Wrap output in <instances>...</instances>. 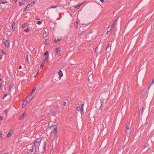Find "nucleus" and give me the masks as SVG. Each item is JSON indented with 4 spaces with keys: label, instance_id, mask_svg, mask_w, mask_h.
<instances>
[{
    "label": "nucleus",
    "instance_id": "f257e3e1",
    "mask_svg": "<svg viewBox=\"0 0 154 154\" xmlns=\"http://www.w3.org/2000/svg\"><path fill=\"white\" fill-rule=\"evenodd\" d=\"M82 25V24L81 25H80V24H79V26H79V30L80 31H82V28H83L84 29V31H81V32L80 33H79V36H81L82 34L84 33L85 32V31L87 29V28H86V26H84L83 27L82 26H81Z\"/></svg>",
    "mask_w": 154,
    "mask_h": 154
},
{
    "label": "nucleus",
    "instance_id": "f03ea898",
    "mask_svg": "<svg viewBox=\"0 0 154 154\" xmlns=\"http://www.w3.org/2000/svg\"><path fill=\"white\" fill-rule=\"evenodd\" d=\"M3 41L4 43L5 46L8 48L9 46V44L10 43V40L8 39L7 40H6L5 38L3 39Z\"/></svg>",
    "mask_w": 154,
    "mask_h": 154
},
{
    "label": "nucleus",
    "instance_id": "7ed1b4c3",
    "mask_svg": "<svg viewBox=\"0 0 154 154\" xmlns=\"http://www.w3.org/2000/svg\"><path fill=\"white\" fill-rule=\"evenodd\" d=\"M126 134L127 136L129 137L130 135V134L131 132V129L129 127V126L127 125L126 126Z\"/></svg>",
    "mask_w": 154,
    "mask_h": 154
},
{
    "label": "nucleus",
    "instance_id": "20e7f679",
    "mask_svg": "<svg viewBox=\"0 0 154 154\" xmlns=\"http://www.w3.org/2000/svg\"><path fill=\"white\" fill-rule=\"evenodd\" d=\"M103 101H104V99L103 98H102L100 100L101 106H100V107L99 108V109L100 110H102L103 108V104H104Z\"/></svg>",
    "mask_w": 154,
    "mask_h": 154
},
{
    "label": "nucleus",
    "instance_id": "39448f33",
    "mask_svg": "<svg viewBox=\"0 0 154 154\" xmlns=\"http://www.w3.org/2000/svg\"><path fill=\"white\" fill-rule=\"evenodd\" d=\"M111 44L109 43H108L106 48V51L109 52L111 50Z\"/></svg>",
    "mask_w": 154,
    "mask_h": 154
},
{
    "label": "nucleus",
    "instance_id": "423d86ee",
    "mask_svg": "<svg viewBox=\"0 0 154 154\" xmlns=\"http://www.w3.org/2000/svg\"><path fill=\"white\" fill-rule=\"evenodd\" d=\"M13 131H13V129H11L10 131H9L8 133V134L6 136V137H10L12 134L13 132Z\"/></svg>",
    "mask_w": 154,
    "mask_h": 154
},
{
    "label": "nucleus",
    "instance_id": "0eeeda50",
    "mask_svg": "<svg viewBox=\"0 0 154 154\" xmlns=\"http://www.w3.org/2000/svg\"><path fill=\"white\" fill-rule=\"evenodd\" d=\"M58 74L59 75V79L60 80L61 79V77L63 76V73L62 71L60 70L58 72Z\"/></svg>",
    "mask_w": 154,
    "mask_h": 154
},
{
    "label": "nucleus",
    "instance_id": "6e6552de",
    "mask_svg": "<svg viewBox=\"0 0 154 154\" xmlns=\"http://www.w3.org/2000/svg\"><path fill=\"white\" fill-rule=\"evenodd\" d=\"M107 31V32L106 33V34H107L108 32H113V29H112L111 27H110V26H109L107 29H106Z\"/></svg>",
    "mask_w": 154,
    "mask_h": 154
},
{
    "label": "nucleus",
    "instance_id": "1a4fd4ad",
    "mask_svg": "<svg viewBox=\"0 0 154 154\" xmlns=\"http://www.w3.org/2000/svg\"><path fill=\"white\" fill-rule=\"evenodd\" d=\"M62 37H60L59 38V37H57V39H55L54 40V42L55 43H57V42H59L60 40L62 39Z\"/></svg>",
    "mask_w": 154,
    "mask_h": 154
},
{
    "label": "nucleus",
    "instance_id": "9d476101",
    "mask_svg": "<svg viewBox=\"0 0 154 154\" xmlns=\"http://www.w3.org/2000/svg\"><path fill=\"white\" fill-rule=\"evenodd\" d=\"M61 50V48H60L59 47L57 48H56L55 50L56 51V54H58L60 53V51Z\"/></svg>",
    "mask_w": 154,
    "mask_h": 154
},
{
    "label": "nucleus",
    "instance_id": "9b49d317",
    "mask_svg": "<svg viewBox=\"0 0 154 154\" xmlns=\"http://www.w3.org/2000/svg\"><path fill=\"white\" fill-rule=\"evenodd\" d=\"M25 115L26 113L25 112L23 113L21 115H20L19 116V120H21L23 118L24 116H25Z\"/></svg>",
    "mask_w": 154,
    "mask_h": 154
},
{
    "label": "nucleus",
    "instance_id": "f8f14e48",
    "mask_svg": "<svg viewBox=\"0 0 154 154\" xmlns=\"http://www.w3.org/2000/svg\"><path fill=\"white\" fill-rule=\"evenodd\" d=\"M57 127H56L54 128V133L55 136L57 134Z\"/></svg>",
    "mask_w": 154,
    "mask_h": 154
},
{
    "label": "nucleus",
    "instance_id": "ddd939ff",
    "mask_svg": "<svg viewBox=\"0 0 154 154\" xmlns=\"http://www.w3.org/2000/svg\"><path fill=\"white\" fill-rule=\"evenodd\" d=\"M50 112V113L51 114V115L52 116H55V114L53 110L51 109L49 110Z\"/></svg>",
    "mask_w": 154,
    "mask_h": 154
},
{
    "label": "nucleus",
    "instance_id": "4468645a",
    "mask_svg": "<svg viewBox=\"0 0 154 154\" xmlns=\"http://www.w3.org/2000/svg\"><path fill=\"white\" fill-rule=\"evenodd\" d=\"M47 145V143L46 142H45L44 143V146H43V149H44V152H44L46 150V147Z\"/></svg>",
    "mask_w": 154,
    "mask_h": 154
},
{
    "label": "nucleus",
    "instance_id": "2eb2a0df",
    "mask_svg": "<svg viewBox=\"0 0 154 154\" xmlns=\"http://www.w3.org/2000/svg\"><path fill=\"white\" fill-rule=\"evenodd\" d=\"M15 23L14 22H13L12 23V28L13 30H14L15 29Z\"/></svg>",
    "mask_w": 154,
    "mask_h": 154
},
{
    "label": "nucleus",
    "instance_id": "dca6fc26",
    "mask_svg": "<svg viewBox=\"0 0 154 154\" xmlns=\"http://www.w3.org/2000/svg\"><path fill=\"white\" fill-rule=\"evenodd\" d=\"M43 36L44 37H47L48 36V34L46 31H44L43 32Z\"/></svg>",
    "mask_w": 154,
    "mask_h": 154
},
{
    "label": "nucleus",
    "instance_id": "f3484780",
    "mask_svg": "<svg viewBox=\"0 0 154 154\" xmlns=\"http://www.w3.org/2000/svg\"><path fill=\"white\" fill-rule=\"evenodd\" d=\"M34 144L35 145V146H37V147H38L40 145V143L35 142L34 143Z\"/></svg>",
    "mask_w": 154,
    "mask_h": 154
},
{
    "label": "nucleus",
    "instance_id": "a211bd4d",
    "mask_svg": "<svg viewBox=\"0 0 154 154\" xmlns=\"http://www.w3.org/2000/svg\"><path fill=\"white\" fill-rule=\"evenodd\" d=\"M27 103V102L26 100H25L24 101L23 103L22 104V106L24 108V106H25Z\"/></svg>",
    "mask_w": 154,
    "mask_h": 154
},
{
    "label": "nucleus",
    "instance_id": "6ab92c4d",
    "mask_svg": "<svg viewBox=\"0 0 154 154\" xmlns=\"http://www.w3.org/2000/svg\"><path fill=\"white\" fill-rule=\"evenodd\" d=\"M49 53L48 51H47L44 54L43 56L44 57L47 56H49Z\"/></svg>",
    "mask_w": 154,
    "mask_h": 154
},
{
    "label": "nucleus",
    "instance_id": "aec40b11",
    "mask_svg": "<svg viewBox=\"0 0 154 154\" xmlns=\"http://www.w3.org/2000/svg\"><path fill=\"white\" fill-rule=\"evenodd\" d=\"M83 3H81V4H79L78 5H77L76 6H75L74 7L76 9H79V8H80V7L81 6V5Z\"/></svg>",
    "mask_w": 154,
    "mask_h": 154
},
{
    "label": "nucleus",
    "instance_id": "412c9836",
    "mask_svg": "<svg viewBox=\"0 0 154 154\" xmlns=\"http://www.w3.org/2000/svg\"><path fill=\"white\" fill-rule=\"evenodd\" d=\"M30 7V5H27L26 7L25 8L24 10V11H26Z\"/></svg>",
    "mask_w": 154,
    "mask_h": 154
},
{
    "label": "nucleus",
    "instance_id": "4be33fe9",
    "mask_svg": "<svg viewBox=\"0 0 154 154\" xmlns=\"http://www.w3.org/2000/svg\"><path fill=\"white\" fill-rule=\"evenodd\" d=\"M116 22V20L114 21V23L112 24V25L109 26L112 29H113V28L114 27V26H115V23Z\"/></svg>",
    "mask_w": 154,
    "mask_h": 154
},
{
    "label": "nucleus",
    "instance_id": "5701e85b",
    "mask_svg": "<svg viewBox=\"0 0 154 154\" xmlns=\"http://www.w3.org/2000/svg\"><path fill=\"white\" fill-rule=\"evenodd\" d=\"M50 42V41L48 39H46L45 40L44 43L45 44H48Z\"/></svg>",
    "mask_w": 154,
    "mask_h": 154
},
{
    "label": "nucleus",
    "instance_id": "b1692460",
    "mask_svg": "<svg viewBox=\"0 0 154 154\" xmlns=\"http://www.w3.org/2000/svg\"><path fill=\"white\" fill-rule=\"evenodd\" d=\"M78 23L77 21H76L74 24V26H75V28L76 29L78 28Z\"/></svg>",
    "mask_w": 154,
    "mask_h": 154
},
{
    "label": "nucleus",
    "instance_id": "393cba45",
    "mask_svg": "<svg viewBox=\"0 0 154 154\" xmlns=\"http://www.w3.org/2000/svg\"><path fill=\"white\" fill-rule=\"evenodd\" d=\"M45 63V61H43L42 62V63L40 65V68H42V67H43V66H44Z\"/></svg>",
    "mask_w": 154,
    "mask_h": 154
},
{
    "label": "nucleus",
    "instance_id": "a878e982",
    "mask_svg": "<svg viewBox=\"0 0 154 154\" xmlns=\"http://www.w3.org/2000/svg\"><path fill=\"white\" fill-rule=\"evenodd\" d=\"M41 140H42V139L39 138L37 139V140L36 141H35V142L40 143V142L41 141Z\"/></svg>",
    "mask_w": 154,
    "mask_h": 154
},
{
    "label": "nucleus",
    "instance_id": "bb28decb",
    "mask_svg": "<svg viewBox=\"0 0 154 154\" xmlns=\"http://www.w3.org/2000/svg\"><path fill=\"white\" fill-rule=\"evenodd\" d=\"M14 86V85L13 83H11L9 89L10 90H11V88H12Z\"/></svg>",
    "mask_w": 154,
    "mask_h": 154
},
{
    "label": "nucleus",
    "instance_id": "cd10ccee",
    "mask_svg": "<svg viewBox=\"0 0 154 154\" xmlns=\"http://www.w3.org/2000/svg\"><path fill=\"white\" fill-rule=\"evenodd\" d=\"M49 56H46V57L44 59V60L43 61H45H45H48V60Z\"/></svg>",
    "mask_w": 154,
    "mask_h": 154
},
{
    "label": "nucleus",
    "instance_id": "c85d7f7f",
    "mask_svg": "<svg viewBox=\"0 0 154 154\" xmlns=\"http://www.w3.org/2000/svg\"><path fill=\"white\" fill-rule=\"evenodd\" d=\"M144 109V108L143 107L142 109L140 110L139 112L140 113L141 112V114H142Z\"/></svg>",
    "mask_w": 154,
    "mask_h": 154
},
{
    "label": "nucleus",
    "instance_id": "c756f323",
    "mask_svg": "<svg viewBox=\"0 0 154 154\" xmlns=\"http://www.w3.org/2000/svg\"><path fill=\"white\" fill-rule=\"evenodd\" d=\"M25 4V2H20L19 3V5L20 6H21Z\"/></svg>",
    "mask_w": 154,
    "mask_h": 154
},
{
    "label": "nucleus",
    "instance_id": "7c9ffc66",
    "mask_svg": "<svg viewBox=\"0 0 154 154\" xmlns=\"http://www.w3.org/2000/svg\"><path fill=\"white\" fill-rule=\"evenodd\" d=\"M27 25V24L26 23H24L22 25V27L23 28L25 27Z\"/></svg>",
    "mask_w": 154,
    "mask_h": 154
},
{
    "label": "nucleus",
    "instance_id": "2f4dec72",
    "mask_svg": "<svg viewBox=\"0 0 154 154\" xmlns=\"http://www.w3.org/2000/svg\"><path fill=\"white\" fill-rule=\"evenodd\" d=\"M29 31V29L28 28H27L26 29L24 30V32H27Z\"/></svg>",
    "mask_w": 154,
    "mask_h": 154
},
{
    "label": "nucleus",
    "instance_id": "473e14b6",
    "mask_svg": "<svg viewBox=\"0 0 154 154\" xmlns=\"http://www.w3.org/2000/svg\"><path fill=\"white\" fill-rule=\"evenodd\" d=\"M1 3L5 4L8 2L7 1L3 2L2 0H0Z\"/></svg>",
    "mask_w": 154,
    "mask_h": 154
},
{
    "label": "nucleus",
    "instance_id": "72a5a7b5",
    "mask_svg": "<svg viewBox=\"0 0 154 154\" xmlns=\"http://www.w3.org/2000/svg\"><path fill=\"white\" fill-rule=\"evenodd\" d=\"M153 84V83H152V82H151V83L149 85L148 87V89H149V88L151 87V86Z\"/></svg>",
    "mask_w": 154,
    "mask_h": 154
},
{
    "label": "nucleus",
    "instance_id": "f704fd0d",
    "mask_svg": "<svg viewBox=\"0 0 154 154\" xmlns=\"http://www.w3.org/2000/svg\"><path fill=\"white\" fill-rule=\"evenodd\" d=\"M153 84V83H152V82H151V83L149 85L148 87V89H149V88L151 87V86Z\"/></svg>",
    "mask_w": 154,
    "mask_h": 154
},
{
    "label": "nucleus",
    "instance_id": "c9c22d12",
    "mask_svg": "<svg viewBox=\"0 0 154 154\" xmlns=\"http://www.w3.org/2000/svg\"><path fill=\"white\" fill-rule=\"evenodd\" d=\"M36 87H34L33 88L32 91V93H34L35 92V91L36 89Z\"/></svg>",
    "mask_w": 154,
    "mask_h": 154
},
{
    "label": "nucleus",
    "instance_id": "e433bc0d",
    "mask_svg": "<svg viewBox=\"0 0 154 154\" xmlns=\"http://www.w3.org/2000/svg\"><path fill=\"white\" fill-rule=\"evenodd\" d=\"M26 60L27 62L28 63H29V60L28 58V55H27L26 57Z\"/></svg>",
    "mask_w": 154,
    "mask_h": 154
},
{
    "label": "nucleus",
    "instance_id": "4c0bfd02",
    "mask_svg": "<svg viewBox=\"0 0 154 154\" xmlns=\"http://www.w3.org/2000/svg\"><path fill=\"white\" fill-rule=\"evenodd\" d=\"M42 22L41 21H38L37 22V23L38 25H40L42 23Z\"/></svg>",
    "mask_w": 154,
    "mask_h": 154
},
{
    "label": "nucleus",
    "instance_id": "58836bf2",
    "mask_svg": "<svg viewBox=\"0 0 154 154\" xmlns=\"http://www.w3.org/2000/svg\"><path fill=\"white\" fill-rule=\"evenodd\" d=\"M77 109L78 110V111H79V110H80L81 109V108H80V107L79 106H78L77 107Z\"/></svg>",
    "mask_w": 154,
    "mask_h": 154
},
{
    "label": "nucleus",
    "instance_id": "ea45409f",
    "mask_svg": "<svg viewBox=\"0 0 154 154\" xmlns=\"http://www.w3.org/2000/svg\"><path fill=\"white\" fill-rule=\"evenodd\" d=\"M34 97L35 96H33L32 97L30 100L29 103H30Z\"/></svg>",
    "mask_w": 154,
    "mask_h": 154
},
{
    "label": "nucleus",
    "instance_id": "a19ab883",
    "mask_svg": "<svg viewBox=\"0 0 154 154\" xmlns=\"http://www.w3.org/2000/svg\"><path fill=\"white\" fill-rule=\"evenodd\" d=\"M35 19L37 20H40L39 18L38 17V16H37L35 18Z\"/></svg>",
    "mask_w": 154,
    "mask_h": 154
},
{
    "label": "nucleus",
    "instance_id": "79ce46f5",
    "mask_svg": "<svg viewBox=\"0 0 154 154\" xmlns=\"http://www.w3.org/2000/svg\"><path fill=\"white\" fill-rule=\"evenodd\" d=\"M7 110H8V109H6L5 111V114H6V115H7V113H8Z\"/></svg>",
    "mask_w": 154,
    "mask_h": 154
},
{
    "label": "nucleus",
    "instance_id": "37998d69",
    "mask_svg": "<svg viewBox=\"0 0 154 154\" xmlns=\"http://www.w3.org/2000/svg\"><path fill=\"white\" fill-rule=\"evenodd\" d=\"M57 7H58L57 6H52L51 8H57Z\"/></svg>",
    "mask_w": 154,
    "mask_h": 154
},
{
    "label": "nucleus",
    "instance_id": "c03bdc74",
    "mask_svg": "<svg viewBox=\"0 0 154 154\" xmlns=\"http://www.w3.org/2000/svg\"><path fill=\"white\" fill-rule=\"evenodd\" d=\"M98 51V47H97L95 49V52H97Z\"/></svg>",
    "mask_w": 154,
    "mask_h": 154
},
{
    "label": "nucleus",
    "instance_id": "a18cd8bd",
    "mask_svg": "<svg viewBox=\"0 0 154 154\" xmlns=\"http://www.w3.org/2000/svg\"><path fill=\"white\" fill-rule=\"evenodd\" d=\"M2 53L3 54H6V52L4 51H3V50H2Z\"/></svg>",
    "mask_w": 154,
    "mask_h": 154
},
{
    "label": "nucleus",
    "instance_id": "49530a36",
    "mask_svg": "<svg viewBox=\"0 0 154 154\" xmlns=\"http://www.w3.org/2000/svg\"><path fill=\"white\" fill-rule=\"evenodd\" d=\"M34 4L32 2L31 3H30L29 4H28V5H30V6H33Z\"/></svg>",
    "mask_w": 154,
    "mask_h": 154
},
{
    "label": "nucleus",
    "instance_id": "de8ad7c7",
    "mask_svg": "<svg viewBox=\"0 0 154 154\" xmlns=\"http://www.w3.org/2000/svg\"><path fill=\"white\" fill-rule=\"evenodd\" d=\"M7 95L6 94H5L3 97H2V99H4V98L5 97H6L7 96Z\"/></svg>",
    "mask_w": 154,
    "mask_h": 154
},
{
    "label": "nucleus",
    "instance_id": "09e8293b",
    "mask_svg": "<svg viewBox=\"0 0 154 154\" xmlns=\"http://www.w3.org/2000/svg\"><path fill=\"white\" fill-rule=\"evenodd\" d=\"M30 150L31 152H32L34 150L33 147H32V149H30Z\"/></svg>",
    "mask_w": 154,
    "mask_h": 154
},
{
    "label": "nucleus",
    "instance_id": "8fccbe9b",
    "mask_svg": "<svg viewBox=\"0 0 154 154\" xmlns=\"http://www.w3.org/2000/svg\"><path fill=\"white\" fill-rule=\"evenodd\" d=\"M66 102H64L63 105L64 106H65L66 105Z\"/></svg>",
    "mask_w": 154,
    "mask_h": 154
},
{
    "label": "nucleus",
    "instance_id": "3c124183",
    "mask_svg": "<svg viewBox=\"0 0 154 154\" xmlns=\"http://www.w3.org/2000/svg\"><path fill=\"white\" fill-rule=\"evenodd\" d=\"M148 146V145L147 144H146V145H145L144 146V148H146L147 146Z\"/></svg>",
    "mask_w": 154,
    "mask_h": 154
},
{
    "label": "nucleus",
    "instance_id": "603ef678",
    "mask_svg": "<svg viewBox=\"0 0 154 154\" xmlns=\"http://www.w3.org/2000/svg\"><path fill=\"white\" fill-rule=\"evenodd\" d=\"M3 119V117L2 116H0V120H2Z\"/></svg>",
    "mask_w": 154,
    "mask_h": 154
},
{
    "label": "nucleus",
    "instance_id": "864d4df0",
    "mask_svg": "<svg viewBox=\"0 0 154 154\" xmlns=\"http://www.w3.org/2000/svg\"><path fill=\"white\" fill-rule=\"evenodd\" d=\"M32 93V92L31 91V92L29 94V96H31L32 94V93Z\"/></svg>",
    "mask_w": 154,
    "mask_h": 154
},
{
    "label": "nucleus",
    "instance_id": "5fc2aeb1",
    "mask_svg": "<svg viewBox=\"0 0 154 154\" xmlns=\"http://www.w3.org/2000/svg\"><path fill=\"white\" fill-rule=\"evenodd\" d=\"M29 95H28V96H26V98H25V100H26V99H27L28 98V97H29Z\"/></svg>",
    "mask_w": 154,
    "mask_h": 154
},
{
    "label": "nucleus",
    "instance_id": "6e6d98bb",
    "mask_svg": "<svg viewBox=\"0 0 154 154\" xmlns=\"http://www.w3.org/2000/svg\"><path fill=\"white\" fill-rule=\"evenodd\" d=\"M37 1V0H34L33 1V2H32L34 4Z\"/></svg>",
    "mask_w": 154,
    "mask_h": 154
},
{
    "label": "nucleus",
    "instance_id": "4d7b16f0",
    "mask_svg": "<svg viewBox=\"0 0 154 154\" xmlns=\"http://www.w3.org/2000/svg\"><path fill=\"white\" fill-rule=\"evenodd\" d=\"M56 125H53V124H52L51 126H50L51 127H53V126H56Z\"/></svg>",
    "mask_w": 154,
    "mask_h": 154
},
{
    "label": "nucleus",
    "instance_id": "13d9d810",
    "mask_svg": "<svg viewBox=\"0 0 154 154\" xmlns=\"http://www.w3.org/2000/svg\"><path fill=\"white\" fill-rule=\"evenodd\" d=\"M151 82L152 83H154V78L152 79Z\"/></svg>",
    "mask_w": 154,
    "mask_h": 154
},
{
    "label": "nucleus",
    "instance_id": "bf43d9fd",
    "mask_svg": "<svg viewBox=\"0 0 154 154\" xmlns=\"http://www.w3.org/2000/svg\"><path fill=\"white\" fill-rule=\"evenodd\" d=\"M80 110L81 112H83V108H81V109Z\"/></svg>",
    "mask_w": 154,
    "mask_h": 154
},
{
    "label": "nucleus",
    "instance_id": "052dcab7",
    "mask_svg": "<svg viewBox=\"0 0 154 154\" xmlns=\"http://www.w3.org/2000/svg\"><path fill=\"white\" fill-rule=\"evenodd\" d=\"M84 105V104H82L81 106V108H83V106Z\"/></svg>",
    "mask_w": 154,
    "mask_h": 154
},
{
    "label": "nucleus",
    "instance_id": "680f3d73",
    "mask_svg": "<svg viewBox=\"0 0 154 154\" xmlns=\"http://www.w3.org/2000/svg\"><path fill=\"white\" fill-rule=\"evenodd\" d=\"M21 68H22L21 66H20L19 67V69H21Z\"/></svg>",
    "mask_w": 154,
    "mask_h": 154
},
{
    "label": "nucleus",
    "instance_id": "e2e57ef3",
    "mask_svg": "<svg viewBox=\"0 0 154 154\" xmlns=\"http://www.w3.org/2000/svg\"><path fill=\"white\" fill-rule=\"evenodd\" d=\"M32 147H33V149H35L37 147V146H35V145H34V146H32Z\"/></svg>",
    "mask_w": 154,
    "mask_h": 154
},
{
    "label": "nucleus",
    "instance_id": "0e129e2a",
    "mask_svg": "<svg viewBox=\"0 0 154 154\" xmlns=\"http://www.w3.org/2000/svg\"><path fill=\"white\" fill-rule=\"evenodd\" d=\"M39 73V71H38V72L35 75V77H36L37 75Z\"/></svg>",
    "mask_w": 154,
    "mask_h": 154
},
{
    "label": "nucleus",
    "instance_id": "69168bd1",
    "mask_svg": "<svg viewBox=\"0 0 154 154\" xmlns=\"http://www.w3.org/2000/svg\"><path fill=\"white\" fill-rule=\"evenodd\" d=\"M100 2H104V0H100Z\"/></svg>",
    "mask_w": 154,
    "mask_h": 154
},
{
    "label": "nucleus",
    "instance_id": "338daca9",
    "mask_svg": "<svg viewBox=\"0 0 154 154\" xmlns=\"http://www.w3.org/2000/svg\"><path fill=\"white\" fill-rule=\"evenodd\" d=\"M2 55H0V59H2Z\"/></svg>",
    "mask_w": 154,
    "mask_h": 154
},
{
    "label": "nucleus",
    "instance_id": "774afa93",
    "mask_svg": "<svg viewBox=\"0 0 154 154\" xmlns=\"http://www.w3.org/2000/svg\"><path fill=\"white\" fill-rule=\"evenodd\" d=\"M31 152V151H30V152H29L28 153V154H31V152Z\"/></svg>",
    "mask_w": 154,
    "mask_h": 154
}]
</instances>
